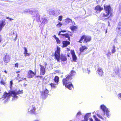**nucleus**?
I'll return each instance as SVG.
<instances>
[{"instance_id":"f257e3e1","label":"nucleus","mask_w":121,"mask_h":121,"mask_svg":"<svg viewBox=\"0 0 121 121\" xmlns=\"http://www.w3.org/2000/svg\"><path fill=\"white\" fill-rule=\"evenodd\" d=\"M70 73V74L66 78L63 79V85H65L66 87L71 90L73 88V86L72 83L69 82V80L72 79V76L75 74V72L74 71L72 70Z\"/></svg>"},{"instance_id":"f03ea898","label":"nucleus","mask_w":121,"mask_h":121,"mask_svg":"<svg viewBox=\"0 0 121 121\" xmlns=\"http://www.w3.org/2000/svg\"><path fill=\"white\" fill-rule=\"evenodd\" d=\"M39 106V104H37L30 106L28 109V113H30L34 114L35 111L38 109Z\"/></svg>"},{"instance_id":"7ed1b4c3","label":"nucleus","mask_w":121,"mask_h":121,"mask_svg":"<svg viewBox=\"0 0 121 121\" xmlns=\"http://www.w3.org/2000/svg\"><path fill=\"white\" fill-rule=\"evenodd\" d=\"M83 39H84L83 41V43H86L87 42H89L91 40V38L90 36L85 35H83L81 37L79 42L80 43H82Z\"/></svg>"},{"instance_id":"20e7f679","label":"nucleus","mask_w":121,"mask_h":121,"mask_svg":"<svg viewBox=\"0 0 121 121\" xmlns=\"http://www.w3.org/2000/svg\"><path fill=\"white\" fill-rule=\"evenodd\" d=\"M22 90H19L18 91L15 92L14 91H11L12 96H13V100L17 99L18 98V97L16 96V95L18 94L22 93Z\"/></svg>"},{"instance_id":"39448f33","label":"nucleus","mask_w":121,"mask_h":121,"mask_svg":"<svg viewBox=\"0 0 121 121\" xmlns=\"http://www.w3.org/2000/svg\"><path fill=\"white\" fill-rule=\"evenodd\" d=\"M100 108L104 112V115H105V112L107 117H109V111L108 110V108L104 105H101Z\"/></svg>"},{"instance_id":"423d86ee","label":"nucleus","mask_w":121,"mask_h":121,"mask_svg":"<svg viewBox=\"0 0 121 121\" xmlns=\"http://www.w3.org/2000/svg\"><path fill=\"white\" fill-rule=\"evenodd\" d=\"M60 48L57 47V50L55 51V54L56 59L58 61H59L60 59Z\"/></svg>"},{"instance_id":"0eeeda50","label":"nucleus","mask_w":121,"mask_h":121,"mask_svg":"<svg viewBox=\"0 0 121 121\" xmlns=\"http://www.w3.org/2000/svg\"><path fill=\"white\" fill-rule=\"evenodd\" d=\"M104 9L106 11V12L109 14H110V16L112 17V15L111 13V7L110 5H104Z\"/></svg>"},{"instance_id":"6e6552de","label":"nucleus","mask_w":121,"mask_h":121,"mask_svg":"<svg viewBox=\"0 0 121 121\" xmlns=\"http://www.w3.org/2000/svg\"><path fill=\"white\" fill-rule=\"evenodd\" d=\"M36 74V70H35V71L34 72H33L32 70H29L27 76L28 78H32Z\"/></svg>"},{"instance_id":"1a4fd4ad","label":"nucleus","mask_w":121,"mask_h":121,"mask_svg":"<svg viewBox=\"0 0 121 121\" xmlns=\"http://www.w3.org/2000/svg\"><path fill=\"white\" fill-rule=\"evenodd\" d=\"M116 32L118 35L121 36V22H119L118 24L117 27L116 29Z\"/></svg>"},{"instance_id":"9d476101","label":"nucleus","mask_w":121,"mask_h":121,"mask_svg":"<svg viewBox=\"0 0 121 121\" xmlns=\"http://www.w3.org/2000/svg\"><path fill=\"white\" fill-rule=\"evenodd\" d=\"M10 57L8 54H6L4 57L3 60L6 63H7L9 61Z\"/></svg>"},{"instance_id":"9b49d317","label":"nucleus","mask_w":121,"mask_h":121,"mask_svg":"<svg viewBox=\"0 0 121 121\" xmlns=\"http://www.w3.org/2000/svg\"><path fill=\"white\" fill-rule=\"evenodd\" d=\"M48 91L46 89L43 91L41 94L42 98L43 99L45 98L48 95Z\"/></svg>"},{"instance_id":"f8f14e48","label":"nucleus","mask_w":121,"mask_h":121,"mask_svg":"<svg viewBox=\"0 0 121 121\" xmlns=\"http://www.w3.org/2000/svg\"><path fill=\"white\" fill-rule=\"evenodd\" d=\"M10 95L12 96L11 91L10 93H7L6 92H5L4 93L3 95L1 98L3 99H4L7 97H9Z\"/></svg>"},{"instance_id":"ddd939ff","label":"nucleus","mask_w":121,"mask_h":121,"mask_svg":"<svg viewBox=\"0 0 121 121\" xmlns=\"http://www.w3.org/2000/svg\"><path fill=\"white\" fill-rule=\"evenodd\" d=\"M5 20H3L1 21H0V31L5 25Z\"/></svg>"},{"instance_id":"4468645a","label":"nucleus","mask_w":121,"mask_h":121,"mask_svg":"<svg viewBox=\"0 0 121 121\" xmlns=\"http://www.w3.org/2000/svg\"><path fill=\"white\" fill-rule=\"evenodd\" d=\"M109 14L106 13H102L100 15V17L101 19H102L105 17H107L109 15Z\"/></svg>"},{"instance_id":"2eb2a0df","label":"nucleus","mask_w":121,"mask_h":121,"mask_svg":"<svg viewBox=\"0 0 121 121\" xmlns=\"http://www.w3.org/2000/svg\"><path fill=\"white\" fill-rule=\"evenodd\" d=\"M40 65V73L41 74L43 75L45 73V69L44 66Z\"/></svg>"},{"instance_id":"dca6fc26","label":"nucleus","mask_w":121,"mask_h":121,"mask_svg":"<svg viewBox=\"0 0 121 121\" xmlns=\"http://www.w3.org/2000/svg\"><path fill=\"white\" fill-rule=\"evenodd\" d=\"M41 22H42V24H45L47 23L48 22V20L44 16L41 17Z\"/></svg>"},{"instance_id":"f3484780","label":"nucleus","mask_w":121,"mask_h":121,"mask_svg":"<svg viewBox=\"0 0 121 121\" xmlns=\"http://www.w3.org/2000/svg\"><path fill=\"white\" fill-rule=\"evenodd\" d=\"M97 72L98 74L100 76H102L103 74V70L100 67L98 68Z\"/></svg>"},{"instance_id":"a211bd4d","label":"nucleus","mask_w":121,"mask_h":121,"mask_svg":"<svg viewBox=\"0 0 121 121\" xmlns=\"http://www.w3.org/2000/svg\"><path fill=\"white\" fill-rule=\"evenodd\" d=\"M103 8L99 6H97L95 8V10H96V12L98 13H99L103 10Z\"/></svg>"},{"instance_id":"6ab92c4d","label":"nucleus","mask_w":121,"mask_h":121,"mask_svg":"<svg viewBox=\"0 0 121 121\" xmlns=\"http://www.w3.org/2000/svg\"><path fill=\"white\" fill-rule=\"evenodd\" d=\"M70 42L69 41H63L62 42V44L63 46V47H66L69 44Z\"/></svg>"},{"instance_id":"aec40b11","label":"nucleus","mask_w":121,"mask_h":121,"mask_svg":"<svg viewBox=\"0 0 121 121\" xmlns=\"http://www.w3.org/2000/svg\"><path fill=\"white\" fill-rule=\"evenodd\" d=\"M87 49V47L85 46H82L80 48V51L81 52H83L84 51H85Z\"/></svg>"},{"instance_id":"412c9836","label":"nucleus","mask_w":121,"mask_h":121,"mask_svg":"<svg viewBox=\"0 0 121 121\" xmlns=\"http://www.w3.org/2000/svg\"><path fill=\"white\" fill-rule=\"evenodd\" d=\"M91 113H89L87 114L84 117V120L83 121H87L88 120V117L89 116H90Z\"/></svg>"},{"instance_id":"4be33fe9","label":"nucleus","mask_w":121,"mask_h":121,"mask_svg":"<svg viewBox=\"0 0 121 121\" xmlns=\"http://www.w3.org/2000/svg\"><path fill=\"white\" fill-rule=\"evenodd\" d=\"M61 35L63 36H65V38H68L69 40H70V37L68 33H66L65 34H62Z\"/></svg>"},{"instance_id":"5701e85b","label":"nucleus","mask_w":121,"mask_h":121,"mask_svg":"<svg viewBox=\"0 0 121 121\" xmlns=\"http://www.w3.org/2000/svg\"><path fill=\"white\" fill-rule=\"evenodd\" d=\"M65 22L67 23H73V22L72 20L69 18H67L65 19Z\"/></svg>"},{"instance_id":"b1692460","label":"nucleus","mask_w":121,"mask_h":121,"mask_svg":"<svg viewBox=\"0 0 121 121\" xmlns=\"http://www.w3.org/2000/svg\"><path fill=\"white\" fill-rule=\"evenodd\" d=\"M59 78L58 77L56 76L54 79V82L56 83L57 84H58V82L59 81Z\"/></svg>"},{"instance_id":"393cba45","label":"nucleus","mask_w":121,"mask_h":121,"mask_svg":"<svg viewBox=\"0 0 121 121\" xmlns=\"http://www.w3.org/2000/svg\"><path fill=\"white\" fill-rule=\"evenodd\" d=\"M105 54L107 55L108 58H109L110 56L111 55V53L110 51H108V52H106Z\"/></svg>"},{"instance_id":"a878e982","label":"nucleus","mask_w":121,"mask_h":121,"mask_svg":"<svg viewBox=\"0 0 121 121\" xmlns=\"http://www.w3.org/2000/svg\"><path fill=\"white\" fill-rule=\"evenodd\" d=\"M36 19L38 21H40V16L38 12L37 13H36Z\"/></svg>"},{"instance_id":"bb28decb","label":"nucleus","mask_w":121,"mask_h":121,"mask_svg":"<svg viewBox=\"0 0 121 121\" xmlns=\"http://www.w3.org/2000/svg\"><path fill=\"white\" fill-rule=\"evenodd\" d=\"M61 60L62 61H65L67 60V58L66 56H62L61 58Z\"/></svg>"},{"instance_id":"cd10ccee","label":"nucleus","mask_w":121,"mask_h":121,"mask_svg":"<svg viewBox=\"0 0 121 121\" xmlns=\"http://www.w3.org/2000/svg\"><path fill=\"white\" fill-rule=\"evenodd\" d=\"M112 53H113L115 52L116 50H115V46H113L112 47V49L111 50Z\"/></svg>"},{"instance_id":"c85d7f7f","label":"nucleus","mask_w":121,"mask_h":121,"mask_svg":"<svg viewBox=\"0 0 121 121\" xmlns=\"http://www.w3.org/2000/svg\"><path fill=\"white\" fill-rule=\"evenodd\" d=\"M3 78H4V79H1V80L0 82L2 84H5V82L6 81V79L4 77H3Z\"/></svg>"},{"instance_id":"c756f323","label":"nucleus","mask_w":121,"mask_h":121,"mask_svg":"<svg viewBox=\"0 0 121 121\" xmlns=\"http://www.w3.org/2000/svg\"><path fill=\"white\" fill-rule=\"evenodd\" d=\"M73 60L76 61L77 59V57L75 55L72 56Z\"/></svg>"},{"instance_id":"7c9ffc66","label":"nucleus","mask_w":121,"mask_h":121,"mask_svg":"<svg viewBox=\"0 0 121 121\" xmlns=\"http://www.w3.org/2000/svg\"><path fill=\"white\" fill-rule=\"evenodd\" d=\"M77 28V27L75 26H73L71 27V29L72 30H74L75 29H76Z\"/></svg>"},{"instance_id":"2f4dec72","label":"nucleus","mask_w":121,"mask_h":121,"mask_svg":"<svg viewBox=\"0 0 121 121\" xmlns=\"http://www.w3.org/2000/svg\"><path fill=\"white\" fill-rule=\"evenodd\" d=\"M71 53L72 56L75 55L74 51L73 50H71Z\"/></svg>"},{"instance_id":"473e14b6","label":"nucleus","mask_w":121,"mask_h":121,"mask_svg":"<svg viewBox=\"0 0 121 121\" xmlns=\"http://www.w3.org/2000/svg\"><path fill=\"white\" fill-rule=\"evenodd\" d=\"M56 40L57 43H60V41L58 38H57L56 39Z\"/></svg>"},{"instance_id":"72a5a7b5","label":"nucleus","mask_w":121,"mask_h":121,"mask_svg":"<svg viewBox=\"0 0 121 121\" xmlns=\"http://www.w3.org/2000/svg\"><path fill=\"white\" fill-rule=\"evenodd\" d=\"M52 88H55L56 86V85L54 83H52L50 84Z\"/></svg>"},{"instance_id":"f704fd0d","label":"nucleus","mask_w":121,"mask_h":121,"mask_svg":"<svg viewBox=\"0 0 121 121\" xmlns=\"http://www.w3.org/2000/svg\"><path fill=\"white\" fill-rule=\"evenodd\" d=\"M62 25V23L61 22H59V23L58 24H57L56 26H57L58 27H60Z\"/></svg>"},{"instance_id":"c9c22d12","label":"nucleus","mask_w":121,"mask_h":121,"mask_svg":"<svg viewBox=\"0 0 121 121\" xmlns=\"http://www.w3.org/2000/svg\"><path fill=\"white\" fill-rule=\"evenodd\" d=\"M29 9H26L24 10L23 11V12L24 13H29Z\"/></svg>"},{"instance_id":"e433bc0d","label":"nucleus","mask_w":121,"mask_h":121,"mask_svg":"<svg viewBox=\"0 0 121 121\" xmlns=\"http://www.w3.org/2000/svg\"><path fill=\"white\" fill-rule=\"evenodd\" d=\"M24 54H26L27 53V49L26 48L24 47Z\"/></svg>"},{"instance_id":"4c0bfd02","label":"nucleus","mask_w":121,"mask_h":121,"mask_svg":"<svg viewBox=\"0 0 121 121\" xmlns=\"http://www.w3.org/2000/svg\"><path fill=\"white\" fill-rule=\"evenodd\" d=\"M62 16H59V20L60 21H61L62 20Z\"/></svg>"},{"instance_id":"58836bf2","label":"nucleus","mask_w":121,"mask_h":121,"mask_svg":"<svg viewBox=\"0 0 121 121\" xmlns=\"http://www.w3.org/2000/svg\"><path fill=\"white\" fill-rule=\"evenodd\" d=\"M94 117L96 121H99V120L95 116H94Z\"/></svg>"},{"instance_id":"ea45409f","label":"nucleus","mask_w":121,"mask_h":121,"mask_svg":"<svg viewBox=\"0 0 121 121\" xmlns=\"http://www.w3.org/2000/svg\"><path fill=\"white\" fill-rule=\"evenodd\" d=\"M4 76V77L6 79V77H5L4 75L2 76L0 78V79L1 80V79H3H3H4V78H3V77Z\"/></svg>"},{"instance_id":"a19ab883","label":"nucleus","mask_w":121,"mask_h":121,"mask_svg":"<svg viewBox=\"0 0 121 121\" xmlns=\"http://www.w3.org/2000/svg\"><path fill=\"white\" fill-rule=\"evenodd\" d=\"M33 11L32 10L30 9H29V13L32 14L33 13Z\"/></svg>"},{"instance_id":"79ce46f5","label":"nucleus","mask_w":121,"mask_h":121,"mask_svg":"<svg viewBox=\"0 0 121 121\" xmlns=\"http://www.w3.org/2000/svg\"><path fill=\"white\" fill-rule=\"evenodd\" d=\"M81 114V112H79L77 113V114L76 115V116L78 117V116H80Z\"/></svg>"},{"instance_id":"37998d69","label":"nucleus","mask_w":121,"mask_h":121,"mask_svg":"<svg viewBox=\"0 0 121 121\" xmlns=\"http://www.w3.org/2000/svg\"><path fill=\"white\" fill-rule=\"evenodd\" d=\"M6 18L8 19H9L10 20V21H11L12 20H13V19L12 18H9V17H6Z\"/></svg>"},{"instance_id":"c03bdc74","label":"nucleus","mask_w":121,"mask_h":121,"mask_svg":"<svg viewBox=\"0 0 121 121\" xmlns=\"http://www.w3.org/2000/svg\"><path fill=\"white\" fill-rule=\"evenodd\" d=\"M18 63H17L15 65V66L16 67H18Z\"/></svg>"},{"instance_id":"a18cd8bd","label":"nucleus","mask_w":121,"mask_h":121,"mask_svg":"<svg viewBox=\"0 0 121 121\" xmlns=\"http://www.w3.org/2000/svg\"><path fill=\"white\" fill-rule=\"evenodd\" d=\"M97 116L99 117L101 119H103V117L101 116H100L99 114H97Z\"/></svg>"},{"instance_id":"49530a36","label":"nucleus","mask_w":121,"mask_h":121,"mask_svg":"<svg viewBox=\"0 0 121 121\" xmlns=\"http://www.w3.org/2000/svg\"><path fill=\"white\" fill-rule=\"evenodd\" d=\"M10 86H12V85L13 84V83L12 81H11L10 82Z\"/></svg>"},{"instance_id":"de8ad7c7","label":"nucleus","mask_w":121,"mask_h":121,"mask_svg":"<svg viewBox=\"0 0 121 121\" xmlns=\"http://www.w3.org/2000/svg\"><path fill=\"white\" fill-rule=\"evenodd\" d=\"M66 51H67L68 52L70 50V49H69V48H66Z\"/></svg>"},{"instance_id":"09e8293b","label":"nucleus","mask_w":121,"mask_h":121,"mask_svg":"<svg viewBox=\"0 0 121 121\" xmlns=\"http://www.w3.org/2000/svg\"><path fill=\"white\" fill-rule=\"evenodd\" d=\"M53 37L54 38H55V39L57 38V37H56V36L55 35H54L53 36Z\"/></svg>"},{"instance_id":"8fccbe9b","label":"nucleus","mask_w":121,"mask_h":121,"mask_svg":"<svg viewBox=\"0 0 121 121\" xmlns=\"http://www.w3.org/2000/svg\"><path fill=\"white\" fill-rule=\"evenodd\" d=\"M61 32H65L66 31L65 30H61Z\"/></svg>"},{"instance_id":"3c124183","label":"nucleus","mask_w":121,"mask_h":121,"mask_svg":"<svg viewBox=\"0 0 121 121\" xmlns=\"http://www.w3.org/2000/svg\"><path fill=\"white\" fill-rule=\"evenodd\" d=\"M26 54H27V56H29V55H30V53H26Z\"/></svg>"},{"instance_id":"603ef678","label":"nucleus","mask_w":121,"mask_h":121,"mask_svg":"<svg viewBox=\"0 0 121 121\" xmlns=\"http://www.w3.org/2000/svg\"><path fill=\"white\" fill-rule=\"evenodd\" d=\"M118 96L119 97L121 98V93L119 94L118 95Z\"/></svg>"},{"instance_id":"864d4df0","label":"nucleus","mask_w":121,"mask_h":121,"mask_svg":"<svg viewBox=\"0 0 121 121\" xmlns=\"http://www.w3.org/2000/svg\"><path fill=\"white\" fill-rule=\"evenodd\" d=\"M40 77V76H35V78H38V77Z\"/></svg>"},{"instance_id":"5fc2aeb1","label":"nucleus","mask_w":121,"mask_h":121,"mask_svg":"<svg viewBox=\"0 0 121 121\" xmlns=\"http://www.w3.org/2000/svg\"><path fill=\"white\" fill-rule=\"evenodd\" d=\"M61 32V31H60L59 32L58 34V35H61V34H60Z\"/></svg>"},{"instance_id":"6e6d98bb","label":"nucleus","mask_w":121,"mask_h":121,"mask_svg":"<svg viewBox=\"0 0 121 121\" xmlns=\"http://www.w3.org/2000/svg\"><path fill=\"white\" fill-rule=\"evenodd\" d=\"M87 70L88 71V73H89V72H90V71L88 69H87Z\"/></svg>"},{"instance_id":"4d7b16f0","label":"nucleus","mask_w":121,"mask_h":121,"mask_svg":"<svg viewBox=\"0 0 121 121\" xmlns=\"http://www.w3.org/2000/svg\"><path fill=\"white\" fill-rule=\"evenodd\" d=\"M19 74H17V78H18V77H19Z\"/></svg>"},{"instance_id":"13d9d810","label":"nucleus","mask_w":121,"mask_h":121,"mask_svg":"<svg viewBox=\"0 0 121 121\" xmlns=\"http://www.w3.org/2000/svg\"><path fill=\"white\" fill-rule=\"evenodd\" d=\"M4 72H5L6 73H7V71L5 70L4 71Z\"/></svg>"},{"instance_id":"bf43d9fd","label":"nucleus","mask_w":121,"mask_h":121,"mask_svg":"<svg viewBox=\"0 0 121 121\" xmlns=\"http://www.w3.org/2000/svg\"><path fill=\"white\" fill-rule=\"evenodd\" d=\"M90 121H93V120L92 118L90 119Z\"/></svg>"},{"instance_id":"052dcab7","label":"nucleus","mask_w":121,"mask_h":121,"mask_svg":"<svg viewBox=\"0 0 121 121\" xmlns=\"http://www.w3.org/2000/svg\"><path fill=\"white\" fill-rule=\"evenodd\" d=\"M26 79V78H24V79H23V78H22L21 79V80H22V81L24 79Z\"/></svg>"},{"instance_id":"680f3d73","label":"nucleus","mask_w":121,"mask_h":121,"mask_svg":"<svg viewBox=\"0 0 121 121\" xmlns=\"http://www.w3.org/2000/svg\"><path fill=\"white\" fill-rule=\"evenodd\" d=\"M21 81H22V80H19L18 81V82H20Z\"/></svg>"},{"instance_id":"e2e57ef3","label":"nucleus","mask_w":121,"mask_h":121,"mask_svg":"<svg viewBox=\"0 0 121 121\" xmlns=\"http://www.w3.org/2000/svg\"><path fill=\"white\" fill-rule=\"evenodd\" d=\"M25 54V57H26L27 55V54Z\"/></svg>"},{"instance_id":"0e129e2a","label":"nucleus","mask_w":121,"mask_h":121,"mask_svg":"<svg viewBox=\"0 0 121 121\" xmlns=\"http://www.w3.org/2000/svg\"><path fill=\"white\" fill-rule=\"evenodd\" d=\"M20 72V71H18L16 73H19Z\"/></svg>"},{"instance_id":"69168bd1","label":"nucleus","mask_w":121,"mask_h":121,"mask_svg":"<svg viewBox=\"0 0 121 121\" xmlns=\"http://www.w3.org/2000/svg\"><path fill=\"white\" fill-rule=\"evenodd\" d=\"M108 26H109V25H110V24H109V22H108Z\"/></svg>"},{"instance_id":"338daca9","label":"nucleus","mask_w":121,"mask_h":121,"mask_svg":"<svg viewBox=\"0 0 121 121\" xmlns=\"http://www.w3.org/2000/svg\"><path fill=\"white\" fill-rule=\"evenodd\" d=\"M17 34L16 35V38L17 37Z\"/></svg>"},{"instance_id":"774afa93","label":"nucleus","mask_w":121,"mask_h":121,"mask_svg":"<svg viewBox=\"0 0 121 121\" xmlns=\"http://www.w3.org/2000/svg\"><path fill=\"white\" fill-rule=\"evenodd\" d=\"M34 121H39L38 120H35Z\"/></svg>"}]
</instances>
